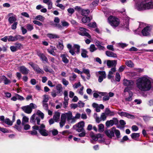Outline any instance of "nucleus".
Wrapping results in <instances>:
<instances>
[{
  "label": "nucleus",
  "mask_w": 153,
  "mask_h": 153,
  "mask_svg": "<svg viewBox=\"0 0 153 153\" xmlns=\"http://www.w3.org/2000/svg\"><path fill=\"white\" fill-rule=\"evenodd\" d=\"M56 88L58 91L57 94H60L62 91V86L61 84H58L56 86Z\"/></svg>",
  "instance_id": "obj_36"
},
{
  "label": "nucleus",
  "mask_w": 153,
  "mask_h": 153,
  "mask_svg": "<svg viewBox=\"0 0 153 153\" xmlns=\"http://www.w3.org/2000/svg\"><path fill=\"white\" fill-rule=\"evenodd\" d=\"M8 41H15L18 40H19L21 41H23L24 39V37L19 35H16L14 36H8Z\"/></svg>",
  "instance_id": "obj_8"
},
{
  "label": "nucleus",
  "mask_w": 153,
  "mask_h": 153,
  "mask_svg": "<svg viewBox=\"0 0 153 153\" xmlns=\"http://www.w3.org/2000/svg\"><path fill=\"white\" fill-rule=\"evenodd\" d=\"M33 69L37 74H43L44 73V71L41 69L37 65H36V67Z\"/></svg>",
  "instance_id": "obj_22"
},
{
  "label": "nucleus",
  "mask_w": 153,
  "mask_h": 153,
  "mask_svg": "<svg viewBox=\"0 0 153 153\" xmlns=\"http://www.w3.org/2000/svg\"><path fill=\"white\" fill-rule=\"evenodd\" d=\"M129 96L128 97L125 98V101L126 102H130L132 100V93L131 92H129Z\"/></svg>",
  "instance_id": "obj_37"
},
{
  "label": "nucleus",
  "mask_w": 153,
  "mask_h": 153,
  "mask_svg": "<svg viewBox=\"0 0 153 153\" xmlns=\"http://www.w3.org/2000/svg\"><path fill=\"white\" fill-rule=\"evenodd\" d=\"M53 25L55 27H57L58 28L60 29H62L63 28L62 25H60V24L59 23H56L55 24H53Z\"/></svg>",
  "instance_id": "obj_62"
},
{
  "label": "nucleus",
  "mask_w": 153,
  "mask_h": 153,
  "mask_svg": "<svg viewBox=\"0 0 153 153\" xmlns=\"http://www.w3.org/2000/svg\"><path fill=\"white\" fill-rule=\"evenodd\" d=\"M44 98L43 101V103H46L49 100L48 96L46 95H45L43 96Z\"/></svg>",
  "instance_id": "obj_54"
},
{
  "label": "nucleus",
  "mask_w": 153,
  "mask_h": 153,
  "mask_svg": "<svg viewBox=\"0 0 153 153\" xmlns=\"http://www.w3.org/2000/svg\"><path fill=\"white\" fill-rule=\"evenodd\" d=\"M17 51L18 50H20L23 48L22 45L20 43H15L14 45Z\"/></svg>",
  "instance_id": "obj_39"
},
{
  "label": "nucleus",
  "mask_w": 153,
  "mask_h": 153,
  "mask_svg": "<svg viewBox=\"0 0 153 153\" xmlns=\"http://www.w3.org/2000/svg\"><path fill=\"white\" fill-rule=\"evenodd\" d=\"M118 122L117 119L116 118H113L112 120H108L105 123L106 126L109 127L113 126L114 123H116Z\"/></svg>",
  "instance_id": "obj_16"
},
{
  "label": "nucleus",
  "mask_w": 153,
  "mask_h": 153,
  "mask_svg": "<svg viewBox=\"0 0 153 153\" xmlns=\"http://www.w3.org/2000/svg\"><path fill=\"white\" fill-rule=\"evenodd\" d=\"M85 126V123L83 121H81L77 124L74 125L73 128L76 130V129H79L80 130H84V127Z\"/></svg>",
  "instance_id": "obj_10"
},
{
  "label": "nucleus",
  "mask_w": 153,
  "mask_h": 153,
  "mask_svg": "<svg viewBox=\"0 0 153 153\" xmlns=\"http://www.w3.org/2000/svg\"><path fill=\"white\" fill-rule=\"evenodd\" d=\"M114 127H113L111 130H108L105 131V133L107 136L110 138H112L114 137Z\"/></svg>",
  "instance_id": "obj_11"
},
{
  "label": "nucleus",
  "mask_w": 153,
  "mask_h": 153,
  "mask_svg": "<svg viewBox=\"0 0 153 153\" xmlns=\"http://www.w3.org/2000/svg\"><path fill=\"white\" fill-rule=\"evenodd\" d=\"M99 94H101L102 96H104L103 97V101H107L109 100V97L107 95V93L105 92H99Z\"/></svg>",
  "instance_id": "obj_30"
},
{
  "label": "nucleus",
  "mask_w": 153,
  "mask_h": 153,
  "mask_svg": "<svg viewBox=\"0 0 153 153\" xmlns=\"http://www.w3.org/2000/svg\"><path fill=\"white\" fill-rule=\"evenodd\" d=\"M135 7L139 11L152 9L153 3L150 0H144L139 4H136Z\"/></svg>",
  "instance_id": "obj_2"
},
{
  "label": "nucleus",
  "mask_w": 153,
  "mask_h": 153,
  "mask_svg": "<svg viewBox=\"0 0 153 153\" xmlns=\"http://www.w3.org/2000/svg\"><path fill=\"white\" fill-rule=\"evenodd\" d=\"M60 113L59 112H55L53 116V118L56 122H58L59 120Z\"/></svg>",
  "instance_id": "obj_23"
},
{
  "label": "nucleus",
  "mask_w": 153,
  "mask_h": 153,
  "mask_svg": "<svg viewBox=\"0 0 153 153\" xmlns=\"http://www.w3.org/2000/svg\"><path fill=\"white\" fill-rule=\"evenodd\" d=\"M45 18L41 15H38L36 17L33 16V19L43 22L45 20Z\"/></svg>",
  "instance_id": "obj_34"
},
{
  "label": "nucleus",
  "mask_w": 153,
  "mask_h": 153,
  "mask_svg": "<svg viewBox=\"0 0 153 153\" xmlns=\"http://www.w3.org/2000/svg\"><path fill=\"white\" fill-rule=\"evenodd\" d=\"M131 137L133 139H135L137 137H138L140 136V134L139 133H133L131 135Z\"/></svg>",
  "instance_id": "obj_49"
},
{
  "label": "nucleus",
  "mask_w": 153,
  "mask_h": 153,
  "mask_svg": "<svg viewBox=\"0 0 153 153\" xmlns=\"http://www.w3.org/2000/svg\"><path fill=\"white\" fill-rule=\"evenodd\" d=\"M117 64V61L115 60H108L107 62V65L109 68L111 67H115Z\"/></svg>",
  "instance_id": "obj_14"
},
{
  "label": "nucleus",
  "mask_w": 153,
  "mask_h": 153,
  "mask_svg": "<svg viewBox=\"0 0 153 153\" xmlns=\"http://www.w3.org/2000/svg\"><path fill=\"white\" fill-rule=\"evenodd\" d=\"M33 23L35 24L38 25L39 26H41L42 25V24L39 21L35 20L33 21Z\"/></svg>",
  "instance_id": "obj_57"
},
{
  "label": "nucleus",
  "mask_w": 153,
  "mask_h": 153,
  "mask_svg": "<svg viewBox=\"0 0 153 153\" xmlns=\"http://www.w3.org/2000/svg\"><path fill=\"white\" fill-rule=\"evenodd\" d=\"M16 96L17 100H25V98L19 95L18 94H16Z\"/></svg>",
  "instance_id": "obj_58"
},
{
  "label": "nucleus",
  "mask_w": 153,
  "mask_h": 153,
  "mask_svg": "<svg viewBox=\"0 0 153 153\" xmlns=\"http://www.w3.org/2000/svg\"><path fill=\"white\" fill-rule=\"evenodd\" d=\"M82 73H85L87 75V79H90V71L88 69L83 68V69L82 71Z\"/></svg>",
  "instance_id": "obj_31"
},
{
  "label": "nucleus",
  "mask_w": 153,
  "mask_h": 153,
  "mask_svg": "<svg viewBox=\"0 0 153 153\" xmlns=\"http://www.w3.org/2000/svg\"><path fill=\"white\" fill-rule=\"evenodd\" d=\"M62 27H68L69 25V24L65 21H62L61 22Z\"/></svg>",
  "instance_id": "obj_56"
},
{
  "label": "nucleus",
  "mask_w": 153,
  "mask_h": 153,
  "mask_svg": "<svg viewBox=\"0 0 153 153\" xmlns=\"http://www.w3.org/2000/svg\"><path fill=\"white\" fill-rule=\"evenodd\" d=\"M137 88L142 91H149L152 87L150 80L147 76L139 78L136 83Z\"/></svg>",
  "instance_id": "obj_1"
},
{
  "label": "nucleus",
  "mask_w": 153,
  "mask_h": 153,
  "mask_svg": "<svg viewBox=\"0 0 153 153\" xmlns=\"http://www.w3.org/2000/svg\"><path fill=\"white\" fill-rule=\"evenodd\" d=\"M90 13V11L88 10H83L82 11L81 14L82 15L86 16Z\"/></svg>",
  "instance_id": "obj_46"
},
{
  "label": "nucleus",
  "mask_w": 153,
  "mask_h": 153,
  "mask_svg": "<svg viewBox=\"0 0 153 153\" xmlns=\"http://www.w3.org/2000/svg\"><path fill=\"white\" fill-rule=\"evenodd\" d=\"M107 115L105 112L102 113L100 116L101 119L103 121L105 120L106 118Z\"/></svg>",
  "instance_id": "obj_50"
},
{
  "label": "nucleus",
  "mask_w": 153,
  "mask_h": 153,
  "mask_svg": "<svg viewBox=\"0 0 153 153\" xmlns=\"http://www.w3.org/2000/svg\"><path fill=\"white\" fill-rule=\"evenodd\" d=\"M105 53L106 55L109 57H116L117 56L116 54L110 51H107Z\"/></svg>",
  "instance_id": "obj_32"
},
{
  "label": "nucleus",
  "mask_w": 153,
  "mask_h": 153,
  "mask_svg": "<svg viewBox=\"0 0 153 153\" xmlns=\"http://www.w3.org/2000/svg\"><path fill=\"white\" fill-rule=\"evenodd\" d=\"M54 50H56L55 48L53 47H51V49H48L47 50V51L49 53L53 56L56 55V53L54 51Z\"/></svg>",
  "instance_id": "obj_38"
},
{
  "label": "nucleus",
  "mask_w": 153,
  "mask_h": 153,
  "mask_svg": "<svg viewBox=\"0 0 153 153\" xmlns=\"http://www.w3.org/2000/svg\"><path fill=\"white\" fill-rule=\"evenodd\" d=\"M29 118L26 116H24L22 118V125H23L27 123L28 122Z\"/></svg>",
  "instance_id": "obj_42"
},
{
  "label": "nucleus",
  "mask_w": 153,
  "mask_h": 153,
  "mask_svg": "<svg viewBox=\"0 0 153 153\" xmlns=\"http://www.w3.org/2000/svg\"><path fill=\"white\" fill-rule=\"evenodd\" d=\"M4 122L5 123L10 126L12 125L13 123V122L11 121L10 119L8 118L5 119L4 120Z\"/></svg>",
  "instance_id": "obj_51"
},
{
  "label": "nucleus",
  "mask_w": 153,
  "mask_h": 153,
  "mask_svg": "<svg viewBox=\"0 0 153 153\" xmlns=\"http://www.w3.org/2000/svg\"><path fill=\"white\" fill-rule=\"evenodd\" d=\"M67 55L65 54H62L60 55L62 61L65 64H68L69 62V59L67 58Z\"/></svg>",
  "instance_id": "obj_19"
},
{
  "label": "nucleus",
  "mask_w": 153,
  "mask_h": 153,
  "mask_svg": "<svg viewBox=\"0 0 153 153\" xmlns=\"http://www.w3.org/2000/svg\"><path fill=\"white\" fill-rule=\"evenodd\" d=\"M151 29L149 26H147L144 28L142 30V33L144 36H146L149 35Z\"/></svg>",
  "instance_id": "obj_13"
},
{
  "label": "nucleus",
  "mask_w": 153,
  "mask_h": 153,
  "mask_svg": "<svg viewBox=\"0 0 153 153\" xmlns=\"http://www.w3.org/2000/svg\"><path fill=\"white\" fill-rule=\"evenodd\" d=\"M64 117V119L66 120L67 119L68 122L69 123H73L76 121L75 119V117H73L72 113L71 111H69L67 113H65L62 114L61 116Z\"/></svg>",
  "instance_id": "obj_6"
},
{
  "label": "nucleus",
  "mask_w": 153,
  "mask_h": 153,
  "mask_svg": "<svg viewBox=\"0 0 153 153\" xmlns=\"http://www.w3.org/2000/svg\"><path fill=\"white\" fill-rule=\"evenodd\" d=\"M123 84L124 86H131L134 85V82L132 80L124 79L123 80Z\"/></svg>",
  "instance_id": "obj_15"
},
{
  "label": "nucleus",
  "mask_w": 153,
  "mask_h": 153,
  "mask_svg": "<svg viewBox=\"0 0 153 153\" xmlns=\"http://www.w3.org/2000/svg\"><path fill=\"white\" fill-rule=\"evenodd\" d=\"M72 76L69 77V80L71 81H74L76 77V75L74 73L72 74Z\"/></svg>",
  "instance_id": "obj_52"
},
{
  "label": "nucleus",
  "mask_w": 153,
  "mask_h": 153,
  "mask_svg": "<svg viewBox=\"0 0 153 153\" xmlns=\"http://www.w3.org/2000/svg\"><path fill=\"white\" fill-rule=\"evenodd\" d=\"M116 71V67H113L112 68L110 71L109 72L108 74V79H111L113 76H112L114 73Z\"/></svg>",
  "instance_id": "obj_21"
},
{
  "label": "nucleus",
  "mask_w": 153,
  "mask_h": 153,
  "mask_svg": "<svg viewBox=\"0 0 153 153\" xmlns=\"http://www.w3.org/2000/svg\"><path fill=\"white\" fill-rule=\"evenodd\" d=\"M76 131H77L79 132H82L81 133H79L78 134V136L79 137H84L85 136L86 134V133L85 130H80V129H76Z\"/></svg>",
  "instance_id": "obj_35"
},
{
  "label": "nucleus",
  "mask_w": 153,
  "mask_h": 153,
  "mask_svg": "<svg viewBox=\"0 0 153 153\" xmlns=\"http://www.w3.org/2000/svg\"><path fill=\"white\" fill-rule=\"evenodd\" d=\"M125 64L127 66L130 67L131 68L134 66V64L131 60H127Z\"/></svg>",
  "instance_id": "obj_44"
},
{
  "label": "nucleus",
  "mask_w": 153,
  "mask_h": 153,
  "mask_svg": "<svg viewBox=\"0 0 153 153\" xmlns=\"http://www.w3.org/2000/svg\"><path fill=\"white\" fill-rule=\"evenodd\" d=\"M105 113L107 116H112L115 114L114 112L111 111L108 108H105Z\"/></svg>",
  "instance_id": "obj_28"
},
{
  "label": "nucleus",
  "mask_w": 153,
  "mask_h": 153,
  "mask_svg": "<svg viewBox=\"0 0 153 153\" xmlns=\"http://www.w3.org/2000/svg\"><path fill=\"white\" fill-rule=\"evenodd\" d=\"M125 22L123 23V24H121V25L123 28L128 29L129 19H127L126 20H124L123 22Z\"/></svg>",
  "instance_id": "obj_26"
},
{
  "label": "nucleus",
  "mask_w": 153,
  "mask_h": 153,
  "mask_svg": "<svg viewBox=\"0 0 153 153\" xmlns=\"http://www.w3.org/2000/svg\"><path fill=\"white\" fill-rule=\"evenodd\" d=\"M37 54L39 57L42 61H45L47 62L48 61V59L43 53H41L39 51L37 52Z\"/></svg>",
  "instance_id": "obj_20"
},
{
  "label": "nucleus",
  "mask_w": 153,
  "mask_h": 153,
  "mask_svg": "<svg viewBox=\"0 0 153 153\" xmlns=\"http://www.w3.org/2000/svg\"><path fill=\"white\" fill-rule=\"evenodd\" d=\"M91 20V19L89 17L84 16L83 17L82 19V21L84 23H85L89 22Z\"/></svg>",
  "instance_id": "obj_41"
},
{
  "label": "nucleus",
  "mask_w": 153,
  "mask_h": 153,
  "mask_svg": "<svg viewBox=\"0 0 153 153\" xmlns=\"http://www.w3.org/2000/svg\"><path fill=\"white\" fill-rule=\"evenodd\" d=\"M66 122V120L64 119V116H61V120L59 123L60 127L62 128L65 124Z\"/></svg>",
  "instance_id": "obj_33"
},
{
  "label": "nucleus",
  "mask_w": 153,
  "mask_h": 153,
  "mask_svg": "<svg viewBox=\"0 0 153 153\" xmlns=\"http://www.w3.org/2000/svg\"><path fill=\"white\" fill-rule=\"evenodd\" d=\"M80 46L77 44H74L73 46V49L74 50L75 52L78 54L80 52Z\"/></svg>",
  "instance_id": "obj_27"
},
{
  "label": "nucleus",
  "mask_w": 153,
  "mask_h": 153,
  "mask_svg": "<svg viewBox=\"0 0 153 153\" xmlns=\"http://www.w3.org/2000/svg\"><path fill=\"white\" fill-rule=\"evenodd\" d=\"M109 23L113 27L116 28L120 25V19L117 18L113 16H110L108 18Z\"/></svg>",
  "instance_id": "obj_5"
},
{
  "label": "nucleus",
  "mask_w": 153,
  "mask_h": 153,
  "mask_svg": "<svg viewBox=\"0 0 153 153\" xmlns=\"http://www.w3.org/2000/svg\"><path fill=\"white\" fill-rule=\"evenodd\" d=\"M19 71L23 74H27L29 72V70L26 68L22 66L19 68Z\"/></svg>",
  "instance_id": "obj_24"
},
{
  "label": "nucleus",
  "mask_w": 153,
  "mask_h": 153,
  "mask_svg": "<svg viewBox=\"0 0 153 153\" xmlns=\"http://www.w3.org/2000/svg\"><path fill=\"white\" fill-rule=\"evenodd\" d=\"M95 115H96V117H95V119H96V122L97 123H99L102 120L101 119V117L99 118V117L97 116V114H95Z\"/></svg>",
  "instance_id": "obj_61"
},
{
  "label": "nucleus",
  "mask_w": 153,
  "mask_h": 153,
  "mask_svg": "<svg viewBox=\"0 0 153 153\" xmlns=\"http://www.w3.org/2000/svg\"><path fill=\"white\" fill-rule=\"evenodd\" d=\"M88 51L85 49H81V55L84 58H88V56L87 55Z\"/></svg>",
  "instance_id": "obj_29"
},
{
  "label": "nucleus",
  "mask_w": 153,
  "mask_h": 153,
  "mask_svg": "<svg viewBox=\"0 0 153 153\" xmlns=\"http://www.w3.org/2000/svg\"><path fill=\"white\" fill-rule=\"evenodd\" d=\"M43 68L46 72H49L51 73V71L49 69V67L46 65L44 66Z\"/></svg>",
  "instance_id": "obj_59"
},
{
  "label": "nucleus",
  "mask_w": 153,
  "mask_h": 153,
  "mask_svg": "<svg viewBox=\"0 0 153 153\" xmlns=\"http://www.w3.org/2000/svg\"><path fill=\"white\" fill-rule=\"evenodd\" d=\"M51 132L53 135L55 136L58 134V132L57 130L56 129H53L52 130L50 131Z\"/></svg>",
  "instance_id": "obj_53"
},
{
  "label": "nucleus",
  "mask_w": 153,
  "mask_h": 153,
  "mask_svg": "<svg viewBox=\"0 0 153 153\" xmlns=\"http://www.w3.org/2000/svg\"><path fill=\"white\" fill-rule=\"evenodd\" d=\"M26 27L27 30L29 31H31L33 29V25L30 24H27L26 25Z\"/></svg>",
  "instance_id": "obj_48"
},
{
  "label": "nucleus",
  "mask_w": 153,
  "mask_h": 153,
  "mask_svg": "<svg viewBox=\"0 0 153 153\" xmlns=\"http://www.w3.org/2000/svg\"><path fill=\"white\" fill-rule=\"evenodd\" d=\"M57 48L60 50H62L63 48V45L62 43H59L57 46Z\"/></svg>",
  "instance_id": "obj_64"
},
{
  "label": "nucleus",
  "mask_w": 153,
  "mask_h": 153,
  "mask_svg": "<svg viewBox=\"0 0 153 153\" xmlns=\"http://www.w3.org/2000/svg\"><path fill=\"white\" fill-rule=\"evenodd\" d=\"M67 48L69 50V52L73 56H75L76 55L75 51L73 49V47L72 48L71 45L70 44H68L67 45Z\"/></svg>",
  "instance_id": "obj_25"
},
{
  "label": "nucleus",
  "mask_w": 153,
  "mask_h": 153,
  "mask_svg": "<svg viewBox=\"0 0 153 153\" xmlns=\"http://www.w3.org/2000/svg\"><path fill=\"white\" fill-rule=\"evenodd\" d=\"M118 114L121 116L126 117L129 118L134 119V115L129 114L126 112H120L118 113Z\"/></svg>",
  "instance_id": "obj_18"
},
{
  "label": "nucleus",
  "mask_w": 153,
  "mask_h": 153,
  "mask_svg": "<svg viewBox=\"0 0 153 153\" xmlns=\"http://www.w3.org/2000/svg\"><path fill=\"white\" fill-rule=\"evenodd\" d=\"M39 117L43 119L44 117V114L42 112L39 110H38L36 114H33L31 117L30 118V122L34 124L36 121L38 125L40 124V119Z\"/></svg>",
  "instance_id": "obj_3"
},
{
  "label": "nucleus",
  "mask_w": 153,
  "mask_h": 153,
  "mask_svg": "<svg viewBox=\"0 0 153 153\" xmlns=\"http://www.w3.org/2000/svg\"><path fill=\"white\" fill-rule=\"evenodd\" d=\"M98 131L100 132H102L104 130V126L102 124L98 125Z\"/></svg>",
  "instance_id": "obj_45"
},
{
  "label": "nucleus",
  "mask_w": 153,
  "mask_h": 153,
  "mask_svg": "<svg viewBox=\"0 0 153 153\" xmlns=\"http://www.w3.org/2000/svg\"><path fill=\"white\" fill-rule=\"evenodd\" d=\"M120 76L119 74L118 73H117L115 76V80L116 81H120Z\"/></svg>",
  "instance_id": "obj_55"
},
{
  "label": "nucleus",
  "mask_w": 153,
  "mask_h": 153,
  "mask_svg": "<svg viewBox=\"0 0 153 153\" xmlns=\"http://www.w3.org/2000/svg\"><path fill=\"white\" fill-rule=\"evenodd\" d=\"M78 33L80 35L82 36H85L88 38L91 37V36L89 34L86 32V29L83 27H79Z\"/></svg>",
  "instance_id": "obj_9"
},
{
  "label": "nucleus",
  "mask_w": 153,
  "mask_h": 153,
  "mask_svg": "<svg viewBox=\"0 0 153 153\" xmlns=\"http://www.w3.org/2000/svg\"><path fill=\"white\" fill-rule=\"evenodd\" d=\"M115 133L116 136V137L117 138H119L120 137V131L116 129V128L114 127V133Z\"/></svg>",
  "instance_id": "obj_47"
},
{
  "label": "nucleus",
  "mask_w": 153,
  "mask_h": 153,
  "mask_svg": "<svg viewBox=\"0 0 153 153\" xmlns=\"http://www.w3.org/2000/svg\"><path fill=\"white\" fill-rule=\"evenodd\" d=\"M62 82L63 84L65 86H67L68 84L69 83L64 78L62 79Z\"/></svg>",
  "instance_id": "obj_60"
},
{
  "label": "nucleus",
  "mask_w": 153,
  "mask_h": 153,
  "mask_svg": "<svg viewBox=\"0 0 153 153\" xmlns=\"http://www.w3.org/2000/svg\"><path fill=\"white\" fill-rule=\"evenodd\" d=\"M18 23L17 22H15L11 25V29L13 30L16 29V26Z\"/></svg>",
  "instance_id": "obj_63"
},
{
  "label": "nucleus",
  "mask_w": 153,
  "mask_h": 153,
  "mask_svg": "<svg viewBox=\"0 0 153 153\" xmlns=\"http://www.w3.org/2000/svg\"><path fill=\"white\" fill-rule=\"evenodd\" d=\"M47 36L50 39H55L59 37L58 35L56 34L48 33L47 35Z\"/></svg>",
  "instance_id": "obj_40"
},
{
  "label": "nucleus",
  "mask_w": 153,
  "mask_h": 153,
  "mask_svg": "<svg viewBox=\"0 0 153 153\" xmlns=\"http://www.w3.org/2000/svg\"><path fill=\"white\" fill-rule=\"evenodd\" d=\"M90 51L91 52H93L96 51L97 48L95 47L94 44L91 45L89 48Z\"/></svg>",
  "instance_id": "obj_43"
},
{
  "label": "nucleus",
  "mask_w": 153,
  "mask_h": 153,
  "mask_svg": "<svg viewBox=\"0 0 153 153\" xmlns=\"http://www.w3.org/2000/svg\"><path fill=\"white\" fill-rule=\"evenodd\" d=\"M36 108V105L32 103H30L29 105L22 107V109L25 113L27 114H30L31 113L32 111V109Z\"/></svg>",
  "instance_id": "obj_7"
},
{
  "label": "nucleus",
  "mask_w": 153,
  "mask_h": 153,
  "mask_svg": "<svg viewBox=\"0 0 153 153\" xmlns=\"http://www.w3.org/2000/svg\"><path fill=\"white\" fill-rule=\"evenodd\" d=\"M45 127L43 124H42L40 126H33L32 128L36 130H39V133L43 136H47L48 135V132L45 129Z\"/></svg>",
  "instance_id": "obj_4"
},
{
  "label": "nucleus",
  "mask_w": 153,
  "mask_h": 153,
  "mask_svg": "<svg viewBox=\"0 0 153 153\" xmlns=\"http://www.w3.org/2000/svg\"><path fill=\"white\" fill-rule=\"evenodd\" d=\"M98 72L99 74L100 75L99 77L98 81L100 82H101L103 81L104 79L106 78V74L104 71H99Z\"/></svg>",
  "instance_id": "obj_17"
},
{
  "label": "nucleus",
  "mask_w": 153,
  "mask_h": 153,
  "mask_svg": "<svg viewBox=\"0 0 153 153\" xmlns=\"http://www.w3.org/2000/svg\"><path fill=\"white\" fill-rule=\"evenodd\" d=\"M7 16L9 17L8 19V21L10 24H12L16 20V16L14 15L13 13H10L8 14Z\"/></svg>",
  "instance_id": "obj_12"
}]
</instances>
